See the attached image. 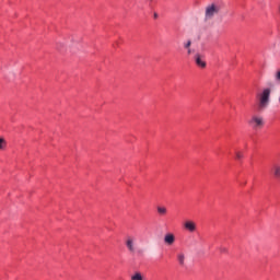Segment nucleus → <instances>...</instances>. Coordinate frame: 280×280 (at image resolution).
<instances>
[{"mask_svg": "<svg viewBox=\"0 0 280 280\" xmlns=\"http://www.w3.org/2000/svg\"><path fill=\"white\" fill-rule=\"evenodd\" d=\"M272 93V90L270 88L264 89L260 93L257 94L258 105L257 109L259 112L266 110L268 106L270 105V94Z\"/></svg>", "mask_w": 280, "mask_h": 280, "instance_id": "1", "label": "nucleus"}, {"mask_svg": "<svg viewBox=\"0 0 280 280\" xmlns=\"http://www.w3.org/2000/svg\"><path fill=\"white\" fill-rule=\"evenodd\" d=\"M222 7L218 3H211L206 7L205 21H211L213 16L220 14Z\"/></svg>", "mask_w": 280, "mask_h": 280, "instance_id": "2", "label": "nucleus"}, {"mask_svg": "<svg viewBox=\"0 0 280 280\" xmlns=\"http://www.w3.org/2000/svg\"><path fill=\"white\" fill-rule=\"evenodd\" d=\"M125 246L131 255H135V253H137V237L133 235H128L125 241Z\"/></svg>", "mask_w": 280, "mask_h": 280, "instance_id": "3", "label": "nucleus"}, {"mask_svg": "<svg viewBox=\"0 0 280 280\" xmlns=\"http://www.w3.org/2000/svg\"><path fill=\"white\" fill-rule=\"evenodd\" d=\"M248 124L252 128H254V130H257V128H264V117L254 115L248 120Z\"/></svg>", "mask_w": 280, "mask_h": 280, "instance_id": "4", "label": "nucleus"}, {"mask_svg": "<svg viewBox=\"0 0 280 280\" xmlns=\"http://www.w3.org/2000/svg\"><path fill=\"white\" fill-rule=\"evenodd\" d=\"M174 242H176V236L172 233H167L164 235V244L166 246H173Z\"/></svg>", "mask_w": 280, "mask_h": 280, "instance_id": "5", "label": "nucleus"}, {"mask_svg": "<svg viewBox=\"0 0 280 280\" xmlns=\"http://www.w3.org/2000/svg\"><path fill=\"white\" fill-rule=\"evenodd\" d=\"M184 229H186V231H189V233L196 232V222H194V221H186L184 223Z\"/></svg>", "mask_w": 280, "mask_h": 280, "instance_id": "6", "label": "nucleus"}, {"mask_svg": "<svg viewBox=\"0 0 280 280\" xmlns=\"http://www.w3.org/2000/svg\"><path fill=\"white\" fill-rule=\"evenodd\" d=\"M195 62L198 67H201V69H205V67H207V62H205L202 60V58L200 57V55H196L195 56Z\"/></svg>", "mask_w": 280, "mask_h": 280, "instance_id": "7", "label": "nucleus"}, {"mask_svg": "<svg viewBox=\"0 0 280 280\" xmlns=\"http://www.w3.org/2000/svg\"><path fill=\"white\" fill-rule=\"evenodd\" d=\"M272 172H273L275 178L280 180V165H275L273 168H272Z\"/></svg>", "mask_w": 280, "mask_h": 280, "instance_id": "8", "label": "nucleus"}, {"mask_svg": "<svg viewBox=\"0 0 280 280\" xmlns=\"http://www.w3.org/2000/svg\"><path fill=\"white\" fill-rule=\"evenodd\" d=\"M177 261H178L179 266H185V254L184 253L177 254Z\"/></svg>", "mask_w": 280, "mask_h": 280, "instance_id": "9", "label": "nucleus"}, {"mask_svg": "<svg viewBox=\"0 0 280 280\" xmlns=\"http://www.w3.org/2000/svg\"><path fill=\"white\" fill-rule=\"evenodd\" d=\"M131 280H145V278H143V275L139 271H136L132 276H131Z\"/></svg>", "mask_w": 280, "mask_h": 280, "instance_id": "10", "label": "nucleus"}, {"mask_svg": "<svg viewBox=\"0 0 280 280\" xmlns=\"http://www.w3.org/2000/svg\"><path fill=\"white\" fill-rule=\"evenodd\" d=\"M158 213L160 215H165L167 213V208H165V207H158Z\"/></svg>", "mask_w": 280, "mask_h": 280, "instance_id": "11", "label": "nucleus"}, {"mask_svg": "<svg viewBox=\"0 0 280 280\" xmlns=\"http://www.w3.org/2000/svg\"><path fill=\"white\" fill-rule=\"evenodd\" d=\"M5 145H7L5 139L0 138V150H5Z\"/></svg>", "mask_w": 280, "mask_h": 280, "instance_id": "12", "label": "nucleus"}, {"mask_svg": "<svg viewBox=\"0 0 280 280\" xmlns=\"http://www.w3.org/2000/svg\"><path fill=\"white\" fill-rule=\"evenodd\" d=\"M191 47V39H188L187 42L184 43V49H190Z\"/></svg>", "mask_w": 280, "mask_h": 280, "instance_id": "13", "label": "nucleus"}, {"mask_svg": "<svg viewBox=\"0 0 280 280\" xmlns=\"http://www.w3.org/2000/svg\"><path fill=\"white\" fill-rule=\"evenodd\" d=\"M235 156H236L237 161H241V159H244V153L243 152H236Z\"/></svg>", "mask_w": 280, "mask_h": 280, "instance_id": "14", "label": "nucleus"}, {"mask_svg": "<svg viewBox=\"0 0 280 280\" xmlns=\"http://www.w3.org/2000/svg\"><path fill=\"white\" fill-rule=\"evenodd\" d=\"M153 19H159V13H153Z\"/></svg>", "mask_w": 280, "mask_h": 280, "instance_id": "15", "label": "nucleus"}, {"mask_svg": "<svg viewBox=\"0 0 280 280\" xmlns=\"http://www.w3.org/2000/svg\"><path fill=\"white\" fill-rule=\"evenodd\" d=\"M188 50H187V54H188V56H190V54H191V48H187Z\"/></svg>", "mask_w": 280, "mask_h": 280, "instance_id": "16", "label": "nucleus"}, {"mask_svg": "<svg viewBox=\"0 0 280 280\" xmlns=\"http://www.w3.org/2000/svg\"><path fill=\"white\" fill-rule=\"evenodd\" d=\"M221 253H226V248H221Z\"/></svg>", "mask_w": 280, "mask_h": 280, "instance_id": "17", "label": "nucleus"}, {"mask_svg": "<svg viewBox=\"0 0 280 280\" xmlns=\"http://www.w3.org/2000/svg\"><path fill=\"white\" fill-rule=\"evenodd\" d=\"M141 253H143V250H141V249H138V255H141Z\"/></svg>", "mask_w": 280, "mask_h": 280, "instance_id": "18", "label": "nucleus"}]
</instances>
